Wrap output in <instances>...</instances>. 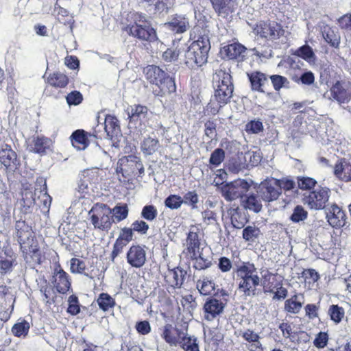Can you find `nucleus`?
Wrapping results in <instances>:
<instances>
[{
	"mask_svg": "<svg viewBox=\"0 0 351 351\" xmlns=\"http://www.w3.org/2000/svg\"><path fill=\"white\" fill-rule=\"evenodd\" d=\"M173 0H155L152 2L150 5L154 6V10L160 13L167 12L169 8L172 5Z\"/></svg>",
	"mask_w": 351,
	"mask_h": 351,
	"instance_id": "nucleus-61",
	"label": "nucleus"
},
{
	"mask_svg": "<svg viewBox=\"0 0 351 351\" xmlns=\"http://www.w3.org/2000/svg\"><path fill=\"white\" fill-rule=\"evenodd\" d=\"M261 200L258 194H245L241 199V204L245 209L258 213L263 208Z\"/></svg>",
	"mask_w": 351,
	"mask_h": 351,
	"instance_id": "nucleus-32",
	"label": "nucleus"
},
{
	"mask_svg": "<svg viewBox=\"0 0 351 351\" xmlns=\"http://www.w3.org/2000/svg\"><path fill=\"white\" fill-rule=\"evenodd\" d=\"M344 309L343 307L338 306L337 304H332L329 307L328 315L331 320L335 323L339 324L341 322L344 317Z\"/></svg>",
	"mask_w": 351,
	"mask_h": 351,
	"instance_id": "nucleus-48",
	"label": "nucleus"
},
{
	"mask_svg": "<svg viewBox=\"0 0 351 351\" xmlns=\"http://www.w3.org/2000/svg\"><path fill=\"white\" fill-rule=\"evenodd\" d=\"M146 80L152 86L162 80L168 73L156 65H147L143 69Z\"/></svg>",
	"mask_w": 351,
	"mask_h": 351,
	"instance_id": "nucleus-31",
	"label": "nucleus"
},
{
	"mask_svg": "<svg viewBox=\"0 0 351 351\" xmlns=\"http://www.w3.org/2000/svg\"><path fill=\"white\" fill-rule=\"evenodd\" d=\"M180 346L184 351H199L197 338L191 336H188L184 341L180 344Z\"/></svg>",
	"mask_w": 351,
	"mask_h": 351,
	"instance_id": "nucleus-54",
	"label": "nucleus"
},
{
	"mask_svg": "<svg viewBox=\"0 0 351 351\" xmlns=\"http://www.w3.org/2000/svg\"><path fill=\"white\" fill-rule=\"evenodd\" d=\"M21 250L26 263L33 268L42 265L46 260L45 254L40 250L37 239L25 245V247Z\"/></svg>",
	"mask_w": 351,
	"mask_h": 351,
	"instance_id": "nucleus-9",
	"label": "nucleus"
},
{
	"mask_svg": "<svg viewBox=\"0 0 351 351\" xmlns=\"http://www.w3.org/2000/svg\"><path fill=\"white\" fill-rule=\"evenodd\" d=\"M134 22L127 25L123 30L130 36H133L142 41L149 43L154 42L157 40V34L154 28H153L141 13H135L134 14Z\"/></svg>",
	"mask_w": 351,
	"mask_h": 351,
	"instance_id": "nucleus-4",
	"label": "nucleus"
},
{
	"mask_svg": "<svg viewBox=\"0 0 351 351\" xmlns=\"http://www.w3.org/2000/svg\"><path fill=\"white\" fill-rule=\"evenodd\" d=\"M302 307V302L298 300V294H294L285 302V311L289 313L297 314Z\"/></svg>",
	"mask_w": 351,
	"mask_h": 351,
	"instance_id": "nucleus-42",
	"label": "nucleus"
},
{
	"mask_svg": "<svg viewBox=\"0 0 351 351\" xmlns=\"http://www.w3.org/2000/svg\"><path fill=\"white\" fill-rule=\"evenodd\" d=\"M186 271L180 267H176L172 269H169L165 276L166 283L174 288H180L184 283Z\"/></svg>",
	"mask_w": 351,
	"mask_h": 351,
	"instance_id": "nucleus-25",
	"label": "nucleus"
},
{
	"mask_svg": "<svg viewBox=\"0 0 351 351\" xmlns=\"http://www.w3.org/2000/svg\"><path fill=\"white\" fill-rule=\"evenodd\" d=\"M165 25L174 34H183L189 29V21L184 15L174 14L171 21L165 23Z\"/></svg>",
	"mask_w": 351,
	"mask_h": 351,
	"instance_id": "nucleus-26",
	"label": "nucleus"
},
{
	"mask_svg": "<svg viewBox=\"0 0 351 351\" xmlns=\"http://www.w3.org/2000/svg\"><path fill=\"white\" fill-rule=\"evenodd\" d=\"M212 8L219 16L226 17L234 12L235 0H210Z\"/></svg>",
	"mask_w": 351,
	"mask_h": 351,
	"instance_id": "nucleus-27",
	"label": "nucleus"
},
{
	"mask_svg": "<svg viewBox=\"0 0 351 351\" xmlns=\"http://www.w3.org/2000/svg\"><path fill=\"white\" fill-rule=\"evenodd\" d=\"M247 76L252 91L265 93L269 88V76L261 71L247 73Z\"/></svg>",
	"mask_w": 351,
	"mask_h": 351,
	"instance_id": "nucleus-16",
	"label": "nucleus"
},
{
	"mask_svg": "<svg viewBox=\"0 0 351 351\" xmlns=\"http://www.w3.org/2000/svg\"><path fill=\"white\" fill-rule=\"evenodd\" d=\"M68 302L67 313L71 315H77L80 312L78 298L75 295H71L68 298Z\"/></svg>",
	"mask_w": 351,
	"mask_h": 351,
	"instance_id": "nucleus-60",
	"label": "nucleus"
},
{
	"mask_svg": "<svg viewBox=\"0 0 351 351\" xmlns=\"http://www.w3.org/2000/svg\"><path fill=\"white\" fill-rule=\"evenodd\" d=\"M40 292L43 293V301L47 306H50L56 302L57 295L53 287L49 284L46 282L45 285L42 286Z\"/></svg>",
	"mask_w": 351,
	"mask_h": 351,
	"instance_id": "nucleus-43",
	"label": "nucleus"
},
{
	"mask_svg": "<svg viewBox=\"0 0 351 351\" xmlns=\"http://www.w3.org/2000/svg\"><path fill=\"white\" fill-rule=\"evenodd\" d=\"M200 234V230L195 226L191 227L187 234L185 250L186 254L189 256L190 258H196V256L199 254L201 240Z\"/></svg>",
	"mask_w": 351,
	"mask_h": 351,
	"instance_id": "nucleus-18",
	"label": "nucleus"
},
{
	"mask_svg": "<svg viewBox=\"0 0 351 351\" xmlns=\"http://www.w3.org/2000/svg\"><path fill=\"white\" fill-rule=\"evenodd\" d=\"M71 141L73 147L78 149H84L89 145L87 133L83 130L74 131L71 136Z\"/></svg>",
	"mask_w": 351,
	"mask_h": 351,
	"instance_id": "nucleus-36",
	"label": "nucleus"
},
{
	"mask_svg": "<svg viewBox=\"0 0 351 351\" xmlns=\"http://www.w3.org/2000/svg\"><path fill=\"white\" fill-rule=\"evenodd\" d=\"M119 172L128 180L135 177H142L145 169L140 157L136 155H128L123 157L119 161Z\"/></svg>",
	"mask_w": 351,
	"mask_h": 351,
	"instance_id": "nucleus-6",
	"label": "nucleus"
},
{
	"mask_svg": "<svg viewBox=\"0 0 351 351\" xmlns=\"http://www.w3.org/2000/svg\"><path fill=\"white\" fill-rule=\"evenodd\" d=\"M327 221L335 228L343 227L346 222V215L342 208L337 204H332L326 214Z\"/></svg>",
	"mask_w": 351,
	"mask_h": 351,
	"instance_id": "nucleus-24",
	"label": "nucleus"
},
{
	"mask_svg": "<svg viewBox=\"0 0 351 351\" xmlns=\"http://www.w3.org/2000/svg\"><path fill=\"white\" fill-rule=\"evenodd\" d=\"M295 54L306 60H310L314 58L315 54L312 48L307 45L300 47L297 51Z\"/></svg>",
	"mask_w": 351,
	"mask_h": 351,
	"instance_id": "nucleus-64",
	"label": "nucleus"
},
{
	"mask_svg": "<svg viewBox=\"0 0 351 351\" xmlns=\"http://www.w3.org/2000/svg\"><path fill=\"white\" fill-rule=\"evenodd\" d=\"M199 197L195 191H190L186 193L182 198V204L189 206L192 209L197 208Z\"/></svg>",
	"mask_w": 351,
	"mask_h": 351,
	"instance_id": "nucleus-52",
	"label": "nucleus"
},
{
	"mask_svg": "<svg viewBox=\"0 0 351 351\" xmlns=\"http://www.w3.org/2000/svg\"><path fill=\"white\" fill-rule=\"evenodd\" d=\"M269 80L272 84L274 89L279 92L282 88H289V81L282 75L275 74L269 76Z\"/></svg>",
	"mask_w": 351,
	"mask_h": 351,
	"instance_id": "nucleus-46",
	"label": "nucleus"
},
{
	"mask_svg": "<svg viewBox=\"0 0 351 351\" xmlns=\"http://www.w3.org/2000/svg\"><path fill=\"white\" fill-rule=\"evenodd\" d=\"M90 221L95 229L108 231L113 223L110 208L103 203H96L89 211Z\"/></svg>",
	"mask_w": 351,
	"mask_h": 351,
	"instance_id": "nucleus-5",
	"label": "nucleus"
},
{
	"mask_svg": "<svg viewBox=\"0 0 351 351\" xmlns=\"http://www.w3.org/2000/svg\"><path fill=\"white\" fill-rule=\"evenodd\" d=\"M0 162L8 170H14L19 165L17 154L10 145L3 143L0 146Z\"/></svg>",
	"mask_w": 351,
	"mask_h": 351,
	"instance_id": "nucleus-19",
	"label": "nucleus"
},
{
	"mask_svg": "<svg viewBox=\"0 0 351 351\" xmlns=\"http://www.w3.org/2000/svg\"><path fill=\"white\" fill-rule=\"evenodd\" d=\"M53 285L60 293H66L71 288V282L69 275L58 265L53 273Z\"/></svg>",
	"mask_w": 351,
	"mask_h": 351,
	"instance_id": "nucleus-21",
	"label": "nucleus"
},
{
	"mask_svg": "<svg viewBox=\"0 0 351 351\" xmlns=\"http://www.w3.org/2000/svg\"><path fill=\"white\" fill-rule=\"evenodd\" d=\"M112 212V220L114 223H118L128 218L129 215V208L127 204H117L113 208H110Z\"/></svg>",
	"mask_w": 351,
	"mask_h": 351,
	"instance_id": "nucleus-39",
	"label": "nucleus"
},
{
	"mask_svg": "<svg viewBox=\"0 0 351 351\" xmlns=\"http://www.w3.org/2000/svg\"><path fill=\"white\" fill-rule=\"evenodd\" d=\"M128 230L132 232V237H134V232H137L139 234H146L149 229V226L147 222L143 219H136L134 221L131 227H125Z\"/></svg>",
	"mask_w": 351,
	"mask_h": 351,
	"instance_id": "nucleus-44",
	"label": "nucleus"
},
{
	"mask_svg": "<svg viewBox=\"0 0 351 351\" xmlns=\"http://www.w3.org/2000/svg\"><path fill=\"white\" fill-rule=\"evenodd\" d=\"M160 336L169 346H180L189 335L184 330L167 324L164 326Z\"/></svg>",
	"mask_w": 351,
	"mask_h": 351,
	"instance_id": "nucleus-14",
	"label": "nucleus"
},
{
	"mask_svg": "<svg viewBox=\"0 0 351 351\" xmlns=\"http://www.w3.org/2000/svg\"><path fill=\"white\" fill-rule=\"evenodd\" d=\"M53 146V141L43 134L32 136L27 143L29 151L40 156L46 155L48 152H51Z\"/></svg>",
	"mask_w": 351,
	"mask_h": 351,
	"instance_id": "nucleus-13",
	"label": "nucleus"
},
{
	"mask_svg": "<svg viewBox=\"0 0 351 351\" xmlns=\"http://www.w3.org/2000/svg\"><path fill=\"white\" fill-rule=\"evenodd\" d=\"M258 35L269 40H278L285 34L282 25L275 21H261L255 27Z\"/></svg>",
	"mask_w": 351,
	"mask_h": 351,
	"instance_id": "nucleus-7",
	"label": "nucleus"
},
{
	"mask_svg": "<svg viewBox=\"0 0 351 351\" xmlns=\"http://www.w3.org/2000/svg\"><path fill=\"white\" fill-rule=\"evenodd\" d=\"M29 324L26 320H23L12 326V332L16 337H25L29 332Z\"/></svg>",
	"mask_w": 351,
	"mask_h": 351,
	"instance_id": "nucleus-47",
	"label": "nucleus"
},
{
	"mask_svg": "<svg viewBox=\"0 0 351 351\" xmlns=\"http://www.w3.org/2000/svg\"><path fill=\"white\" fill-rule=\"evenodd\" d=\"M330 190L328 187H319L304 195V202L311 209L322 210L328 202Z\"/></svg>",
	"mask_w": 351,
	"mask_h": 351,
	"instance_id": "nucleus-8",
	"label": "nucleus"
},
{
	"mask_svg": "<svg viewBox=\"0 0 351 351\" xmlns=\"http://www.w3.org/2000/svg\"><path fill=\"white\" fill-rule=\"evenodd\" d=\"M264 130L263 122L260 119H254L245 125V131L248 134H258Z\"/></svg>",
	"mask_w": 351,
	"mask_h": 351,
	"instance_id": "nucleus-49",
	"label": "nucleus"
},
{
	"mask_svg": "<svg viewBox=\"0 0 351 351\" xmlns=\"http://www.w3.org/2000/svg\"><path fill=\"white\" fill-rule=\"evenodd\" d=\"M104 130L107 136L112 140L120 132V125L116 117L107 114L104 121Z\"/></svg>",
	"mask_w": 351,
	"mask_h": 351,
	"instance_id": "nucleus-34",
	"label": "nucleus"
},
{
	"mask_svg": "<svg viewBox=\"0 0 351 351\" xmlns=\"http://www.w3.org/2000/svg\"><path fill=\"white\" fill-rule=\"evenodd\" d=\"M196 287L201 295H210L215 291V284L213 280H210L208 277H204L202 280H197Z\"/></svg>",
	"mask_w": 351,
	"mask_h": 351,
	"instance_id": "nucleus-41",
	"label": "nucleus"
},
{
	"mask_svg": "<svg viewBox=\"0 0 351 351\" xmlns=\"http://www.w3.org/2000/svg\"><path fill=\"white\" fill-rule=\"evenodd\" d=\"M192 43L185 53V64L192 69L200 67L208 61L210 43L207 34L200 27H195L190 33Z\"/></svg>",
	"mask_w": 351,
	"mask_h": 351,
	"instance_id": "nucleus-1",
	"label": "nucleus"
},
{
	"mask_svg": "<svg viewBox=\"0 0 351 351\" xmlns=\"http://www.w3.org/2000/svg\"><path fill=\"white\" fill-rule=\"evenodd\" d=\"M257 193L261 199L267 203L277 200L282 194L279 184H276L274 178L262 181L259 184Z\"/></svg>",
	"mask_w": 351,
	"mask_h": 351,
	"instance_id": "nucleus-10",
	"label": "nucleus"
},
{
	"mask_svg": "<svg viewBox=\"0 0 351 351\" xmlns=\"http://www.w3.org/2000/svg\"><path fill=\"white\" fill-rule=\"evenodd\" d=\"M14 235L20 245V248H25V245L36 240L32 226L22 217L15 221Z\"/></svg>",
	"mask_w": 351,
	"mask_h": 351,
	"instance_id": "nucleus-12",
	"label": "nucleus"
},
{
	"mask_svg": "<svg viewBox=\"0 0 351 351\" xmlns=\"http://www.w3.org/2000/svg\"><path fill=\"white\" fill-rule=\"evenodd\" d=\"M182 204V198L178 195H170L165 200L166 207L174 210L178 209Z\"/></svg>",
	"mask_w": 351,
	"mask_h": 351,
	"instance_id": "nucleus-58",
	"label": "nucleus"
},
{
	"mask_svg": "<svg viewBox=\"0 0 351 351\" xmlns=\"http://www.w3.org/2000/svg\"><path fill=\"white\" fill-rule=\"evenodd\" d=\"M19 203L20 204V211L22 214L32 213L35 205V199L33 197L32 192L22 193V198Z\"/></svg>",
	"mask_w": 351,
	"mask_h": 351,
	"instance_id": "nucleus-38",
	"label": "nucleus"
},
{
	"mask_svg": "<svg viewBox=\"0 0 351 351\" xmlns=\"http://www.w3.org/2000/svg\"><path fill=\"white\" fill-rule=\"evenodd\" d=\"M298 186L301 190H311L317 184V181L310 177H298Z\"/></svg>",
	"mask_w": 351,
	"mask_h": 351,
	"instance_id": "nucleus-56",
	"label": "nucleus"
},
{
	"mask_svg": "<svg viewBox=\"0 0 351 351\" xmlns=\"http://www.w3.org/2000/svg\"><path fill=\"white\" fill-rule=\"evenodd\" d=\"M261 234L260 229L255 226H247L243 230V239L247 242H254Z\"/></svg>",
	"mask_w": 351,
	"mask_h": 351,
	"instance_id": "nucleus-45",
	"label": "nucleus"
},
{
	"mask_svg": "<svg viewBox=\"0 0 351 351\" xmlns=\"http://www.w3.org/2000/svg\"><path fill=\"white\" fill-rule=\"evenodd\" d=\"M249 189L250 184L246 180H237L223 185L221 187V194L227 201L238 198L241 199Z\"/></svg>",
	"mask_w": 351,
	"mask_h": 351,
	"instance_id": "nucleus-11",
	"label": "nucleus"
},
{
	"mask_svg": "<svg viewBox=\"0 0 351 351\" xmlns=\"http://www.w3.org/2000/svg\"><path fill=\"white\" fill-rule=\"evenodd\" d=\"M86 269V263L84 261L77 258L71 259V272L73 274H83Z\"/></svg>",
	"mask_w": 351,
	"mask_h": 351,
	"instance_id": "nucleus-62",
	"label": "nucleus"
},
{
	"mask_svg": "<svg viewBox=\"0 0 351 351\" xmlns=\"http://www.w3.org/2000/svg\"><path fill=\"white\" fill-rule=\"evenodd\" d=\"M329 341V335L327 332H319L313 340V346L317 349H323L327 346Z\"/></svg>",
	"mask_w": 351,
	"mask_h": 351,
	"instance_id": "nucleus-55",
	"label": "nucleus"
},
{
	"mask_svg": "<svg viewBox=\"0 0 351 351\" xmlns=\"http://www.w3.org/2000/svg\"><path fill=\"white\" fill-rule=\"evenodd\" d=\"M225 152L221 148L215 149L211 154L209 162L210 165L218 167L225 159Z\"/></svg>",
	"mask_w": 351,
	"mask_h": 351,
	"instance_id": "nucleus-57",
	"label": "nucleus"
},
{
	"mask_svg": "<svg viewBox=\"0 0 351 351\" xmlns=\"http://www.w3.org/2000/svg\"><path fill=\"white\" fill-rule=\"evenodd\" d=\"M230 216L231 223L234 228L241 229L244 227L247 222L246 218L241 214L239 208H230L228 210Z\"/></svg>",
	"mask_w": 351,
	"mask_h": 351,
	"instance_id": "nucleus-40",
	"label": "nucleus"
},
{
	"mask_svg": "<svg viewBox=\"0 0 351 351\" xmlns=\"http://www.w3.org/2000/svg\"><path fill=\"white\" fill-rule=\"evenodd\" d=\"M334 174L340 180L348 182L351 181V162L345 158L339 159L335 165Z\"/></svg>",
	"mask_w": 351,
	"mask_h": 351,
	"instance_id": "nucleus-29",
	"label": "nucleus"
},
{
	"mask_svg": "<svg viewBox=\"0 0 351 351\" xmlns=\"http://www.w3.org/2000/svg\"><path fill=\"white\" fill-rule=\"evenodd\" d=\"M227 300L226 298H224V302L219 300L215 298H208L203 307L205 319L207 320L215 319L223 312Z\"/></svg>",
	"mask_w": 351,
	"mask_h": 351,
	"instance_id": "nucleus-20",
	"label": "nucleus"
},
{
	"mask_svg": "<svg viewBox=\"0 0 351 351\" xmlns=\"http://www.w3.org/2000/svg\"><path fill=\"white\" fill-rule=\"evenodd\" d=\"M152 93L155 97H165L176 92V85L173 78L167 75L162 80L152 86Z\"/></svg>",
	"mask_w": 351,
	"mask_h": 351,
	"instance_id": "nucleus-17",
	"label": "nucleus"
},
{
	"mask_svg": "<svg viewBox=\"0 0 351 351\" xmlns=\"http://www.w3.org/2000/svg\"><path fill=\"white\" fill-rule=\"evenodd\" d=\"M45 82L52 88L62 89L68 86L69 78L60 71H54L47 76Z\"/></svg>",
	"mask_w": 351,
	"mask_h": 351,
	"instance_id": "nucleus-30",
	"label": "nucleus"
},
{
	"mask_svg": "<svg viewBox=\"0 0 351 351\" xmlns=\"http://www.w3.org/2000/svg\"><path fill=\"white\" fill-rule=\"evenodd\" d=\"M246 48L239 43H234L224 46L221 53L230 60L243 61L245 58Z\"/></svg>",
	"mask_w": 351,
	"mask_h": 351,
	"instance_id": "nucleus-28",
	"label": "nucleus"
},
{
	"mask_svg": "<svg viewBox=\"0 0 351 351\" xmlns=\"http://www.w3.org/2000/svg\"><path fill=\"white\" fill-rule=\"evenodd\" d=\"M4 254L6 258L0 260V273L5 274L12 270L14 265H16V256L11 248L5 249Z\"/></svg>",
	"mask_w": 351,
	"mask_h": 351,
	"instance_id": "nucleus-33",
	"label": "nucleus"
},
{
	"mask_svg": "<svg viewBox=\"0 0 351 351\" xmlns=\"http://www.w3.org/2000/svg\"><path fill=\"white\" fill-rule=\"evenodd\" d=\"M96 302L99 308L104 312H108L113 310L116 306L115 299L108 293H101L99 294Z\"/></svg>",
	"mask_w": 351,
	"mask_h": 351,
	"instance_id": "nucleus-37",
	"label": "nucleus"
},
{
	"mask_svg": "<svg viewBox=\"0 0 351 351\" xmlns=\"http://www.w3.org/2000/svg\"><path fill=\"white\" fill-rule=\"evenodd\" d=\"M65 98L69 106H77L83 101V95L78 90L71 91Z\"/></svg>",
	"mask_w": 351,
	"mask_h": 351,
	"instance_id": "nucleus-63",
	"label": "nucleus"
},
{
	"mask_svg": "<svg viewBox=\"0 0 351 351\" xmlns=\"http://www.w3.org/2000/svg\"><path fill=\"white\" fill-rule=\"evenodd\" d=\"M128 115L130 121L137 122L145 119L148 113V108L141 104H134L128 109Z\"/></svg>",
	"mask_w": 351,
	"mask_h": 351,
	"instance_id": "nucleus-35",
	"label": "nucleus"
},
{
	"mask_svg": "<svg viewBox=\"0 0 351 351\" xmlns=\"http://www.w3.org/2000/svg\"><path fill=\"white\" fill-rule=\"evenodd\" d=\"M291 79L295 83H301L308 86L311 85L315 82V75L311 71H306L303 73L300 77L294 75Z\"/></svg>",
	"mask_w": 351,
	"mask_h": 351,
	"instance_id": "nucleus-53",
	"label": "nucleus"
},
{
	"mask_svg": "<svg viewBox=\"0 0 351 351\" xmlns=\"http://www.w3.org/2000/svg\"><path fill=\"white\" fill-rule=\"evenodd\" d=\"M141 216L143 219L152 221L155 220L158 216V210L156 207L152 204L145 205L141 210Z\"/></svg>",
	"mask_w": 351,
	"mask_h": 351,
	"instance_id": "nucleus-51",
	"label": "nucleus"
},
{
	"mask_svg": "<svg viewBox=\"0 0 351 351\" xmlns=\"http://www.w3.org/2000/svg\"><path fill=\"white\" fill-rule=\"evenodd\" d=\"M158 145L159 141L158 139L149 137L143 141L142 149L146 154L151 155L157 150Z\"/></svg>",
	"mask_w": 351,
	"mask_h": 351,
	"instance_id": "nucleus-50",
	"label": "nucleus"
},
{
	"mask_svg": "<svg viewBox=\"0 0 351 351\" xmlns=\"http://www.w3.org/2000/svg\"><path fill=\"white\" fill-rule=\"evenodd\" d=\"M132 240V232L130 231L129 232L125 228H121L119 234L113 244L112 250L110 254L111 260L114 261V260L123 252L124 247Z\"/></svg>",
	"mask_w": 351,
	"mask_h": 351,
	"instance_id": "nucleus-23",
	"label": "nucleus"
},
{
	"mask_svg": "<svg viewBox=\"0 0 351 351\" xmlns=\"http://www.w3.org/2000/svg\"><path fill=\"white\" fill-rule=\"evenodd\" d=\"M325 40L332 47H338L340 43L339 36H337L334 30L331 28H328L324 31L323 34Z\"/></svg>",
	"mask_w": 351,
	"mask_h": 351,
	"instance_id": "nucleus-59",
	"label": "nucleus"
},
{
	"mask_svg": "<svg viewBox=\"0 0 351 351\" xmlns=\"http://www.w3.org/2000/svg\"><path fill=\"white\" fill-rule=\"evenodd\" d=\"M237 289L245 297H254L259 292L261 279L254 263L241 262L234 269Z\"/></svg>",
	"mask_w": 351,
	"mask_h": 351,
	"instance_id": "nucleus-3",
	"label": "nucleus"
},
{
	"mask_svg": "<svg viewBox=\"0 0 351 351\" xmlns=\"http://www.w3.org/2000/svg\"><path fill=\"white\" fill-rule=\"evenodd\" d=\"M330 93L332 98L339 104L348 103L351 99V88L343 81H337L331 87Z\"/></svg>",
	"mask_w": 351,
	"mask_h": 351,
	"instance_id": "nucleus-22",
	"label": "nucleus"
},
{
	"mask_svg": "<svg viewBox=\"0 0 351 351\" xmlns=\"http://www.w3.org/2000/svg\"><path fill=\"white\" fill-rule=\"evenodd\" d=\"M213 86L214 98L217 105L214 106L210 101L206 106V110L212 114H216L232 97L234 85L231 75L225 70H217L213 77Z\"/></svg>",
	"mask_w": 351,
	"mask_h": 351,
	"instance_id": "nucleus-2",
	"label": "nucleus"
},
{
	"mask_svg": "<svg viewBox=\"0 0 351 351\" xmlns=\"http://www.w3.org/2000/svg\"><path fill=\"white\" fill-rule=\"evenodd\" d=\"M127 263L132 267L141 268L146 263V251L145 245H132L126 253Z\"/></svg>",
	"mask_w": 351,
	"mask_h": 351,
	"instance_id": "nucleus-15",
	"label": "nucleus"
}]
</instances>
